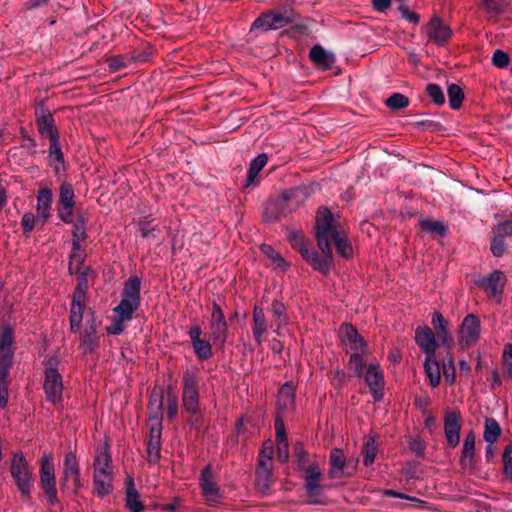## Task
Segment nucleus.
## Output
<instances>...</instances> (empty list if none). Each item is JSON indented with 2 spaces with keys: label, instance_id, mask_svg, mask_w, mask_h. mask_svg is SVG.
I'll return each mask as SVG.
<instances>
[{
  "label": "nucleus",
  "instance_id": "8",
  "mask_svg": "<svg viewBox=\"0 0 512 512\" xmlns=\"http://www.w3.org/2000/svg\"><path fill=\"white\" fill-rule=\"evenodd\" d=\"M481 323L474 314L464 317L458 333V341L462 348L474 346L480 338Z\"/></svg>",
  "mask_w": 512,
  "mask_h": 512
},
{
  "label": "nucleus",
  "instance_id": "17",
  "mask_svg": "<svg viewBox=\"0 0 512 512\" xmlns=\"http://www.w3.org/2000/svg\"><path fill=\"white\" fill-rule=\"evenodd\" d=\"M365 382L368 385L373 399L379 402L383 398L384 374L378 365L371 364L367 367L364 375Z\"/></svg>",
  "mask_w": 512,
  "mask_h": 512
},
{
  "label": "nucleus",
  "instance_id": "36",
  "mask_svg": "<svg viewBox=\"0 0 512 512\" xmlns=\"http://www.w3.org/2000/svg\"><path fill=\"white\" fill-rule=\"evenodd\" d=\"M501 433L502 429L496 419L492 417L485 419L483 439L487 443L494 444L501 436Z\"/></svg>",
  "mask_w": 512,
  "mask_h": 512
},
{
  "label": "nucleus",
  "instance_id": "48",
  "mask_svg": "<svg viewBox=\"0 0 512 512\" xmlns=\"http://www.w3.org/2000/svg\"><path fill=\"white\" fill-rule=\"evenodd\" d=\"M377 454V447L375 440L370 438L366 441L363 448V463L366 467L373 464Z\"/></svg>",
  "mask_w": 512,
  "mask_h": 512
},
{
  "label": "nucleus",
  "instance_id": "29",
  "mask_svg": "<svg viewBox=\"0 0 512 512\" xmlns=\"http://www.w3.org/2000/svg\"><path fill=\"white\" fill-rule=\"evenodd\" d=\"M252 333L257 344H262L263 336L267 333V325L264 310L259 306L253 309Z\"/></svg>",
  "mask_w": 512,
  "mask_h": 512
},
{
  "label": "nucleus",
  "instance_id": "11",
  "mask_svg": "<svg viewBox=\"0 0 512 512\" xmlns=\"http://www.w3.org/2000/svg\"><path fill=\"white\" fill-rule=\"evenodd\" d=\"M43 390L47 401L53 404H57L62 401L63 380L61 374L56 368H48L45 370Z\"/></svg>",
  "mask_w": 512,
  "mask_h": 512
},
{
  "label": "nucleus",
  "instance_id": "37",
  "mask_svg": "<svg viewBox=\"0 0 512 512\" xmlns=\"http://www.w3.org/2000/svg\"><path fill=\"white\" fill-rule=\"evenodd\" d=\"M461 413L458 410L447 412L444 416V432L460 433Z\"/></svg>",
  "mask_w": 512,
  "mask_h": 512
},
{
  "label": "nucleus",
  "instance_id": "23",
  "mask_svg": "<svg viewBox=\"0 0 512 512\" xmlns=\"http://www.w3.org/2000/svg\"><path fill=\"white\" fill-rule=\"evenodd\" d=\"M304 487L310 497L319 496L322 492L321 470L315 462L305 469Z\"/></svg>",
  "mask_w": 512,
  "mask_h": 512
},
{
  "label": "nucleus",
  "instance_id": "61",
  "mask_svg": "<svg viewBox=\"0 0 512 512\" xmlns=\"http://www.w3.org/2000/svg\"><path fill=\"white\" fill-rule=\"evenodd\" d=\"M166 410L168 417L170 419H173L178 414V399L176 395L172 393L167 394V400H166Z\"/></svg>",
  "mask_w": 512,
  "mask_h": 512
},
{
  "label": "nucleus",
  "instance_id": "27",
  "mask_svg": "<svg viewBox=\"0 0 512 512\" xmlns=\"http://www.w3.org/2000/svg\"><path fill=\"white\" fill-rule=\"evenodd\" d=\"M268 157L266 154L262 153L259 154L257 157H255L252 162L250 163V167L248 170L246 182L244 185L245 189H248L250 187H255L258 185V175L261 172V170L265 167L267 164Z\"/></svg>",
  "mask_w": 512,
  "mask_h": 512
},
{
  "label": "nucleus",
  "instance_id": "46",
  "mask_svg": "<svg viewBox=\"0 0 512 512\" xmlns=\"http://www.w3.org/2000/svg\"><path fill=\"white\" fill-rule=\"evenodd\" d=\"M365 354L366 353H358V352H352V354H350L349 365L357 377L363 376L364 367H365V362H364L363 357Z\"/></svg>",
  "mask_w": 512,
  "mask_h": 512
},
{
  "label": "nucleus",
  "instance_id": "55",
  "mask_svg": "<svg viewBox=\"0 0 512 512\" xmlns=\"http://www.w3.org/2000/svg\"><path fill=\"white\" fill-rule=\"evenodd\" d=\"M72 239L77 240H85L87 237L86 234V222L83 216H79L77 220L73 223L72 228Z\"/></svg>",
  "mask_w": 512,
  "mask_h": 512
},
{
  "label": "nucleus",
  "instance_id": "5",
  "mask_svg": "<svg viewBox=\"0 0 512 512\" xmlns=\"http://www.w3.org/2000/svg\"><path fill=\"white\" fill-rule=\"evenodd\" d=\"M83 487L81 480V470L76 453L69 451L65 454L63 460L62 478L60 479V488L64 491H71L76 495Z\"/></svg>",
  "mask_w": 512,
  "mask_h": 512
},
{
  "label": "nucleus",
  "instance_id": "18",
  "mask_svg": "<svg viewBox=\"0 0 512 512\" xmlns=\"http://www.w3.org/2000/svg\"><path fill=\"white\" fill-rule=\"evenodd\" d=\"M93 475L114 474L113 462L108 443L99 445L93 460Z\"/></svg>",
  "mask_w": 512,
  "mask_h": 512
},
{
  "label": "nucleus",
  "instance_id": "64",
  "mask_svg": "<svg viewBox=\"0 0 512 512\" xmlns=\"http://www.w3.org/2000/svg\"><path fill=\"white\" fill-rule=\"evenodd\" d=\"M293 450H294V457L296 458L299 466H301V467L305 466L308 461V458H307L308 455H307L306 451L304 450L302 443L297 442L294 445Z\"/></svg>",
  "mask_w": 512,
  "mask_h": 512
},
{
  "label": "nucleus",
  "instance_id": "49",
  "mask_svg": "<svg viewBox=\"0 0 512 512\" xmlns=\"http://www.w3.org/2000/svg\"><path fill=\"white\" fill-rule=\"evenodd\" d=\"M163 393L162 391H153L150 396L149 409L151 411L154 410V415L152 417H159L161 420V411L163 409Z\"/></svg>",
  "mask_w": 512,
  "mask_h": 512
},
{
  "label": "nucleus",
  "instance_id": "20",
  "mask_svg": "<svg viewBox=\"0 0 512 512\" xmlns=\"http://www.w3.org/2000/svg\"><path fill=\"white\" fill-rule=\"evenodd\" d=\"M99 346L97 323L94 317L86 320L85 328L80 333V347L85 354H92Z\"/></svg>",
  "mask_w": 512,
  "mask_h": 512
},
{
  "label": "nucleus",
  "instance_id": "45",
  "mask_svg": "<svg viewBox=\"0 0 512 512\" xmlns=\"http://www.w3.org/2000/svg\"><path fill=\"white\" fill-rule=\"evenodd\" d=\"M426 94L431 99V101L438 106H441L445 103V95L442 88L435 83H429L426 86Z\"/></svg>",
  "mask_w": 512,
  "mask_h": 512
},
{
  "label": "nucleus",
  "instance_id": "60",
  "mask_svg": "<svg viewBox=\"0 0 512 512\" xmlns=\"http://www.w3.org/2000/svg\"><path fill=\"white\" fill-rule=\"evenodd\" d=\"M493 233L503 239L512 236V220L499 223L493 230Z\"/></svg>",
  "mask_w": 512,
  "mask_h": 512
},
{
  "label": "nucleus",
  "instance_id": "22",
  "mask_svg": "<svg viewBox=\"0 0 512 512\" xmlns=\"http://www.w3.org/2000/svg\"><path fill=\"white\" fill-rule=\"evenodd\" d=\"M53 202L52 190L43 182L39 183V190L37 194L36 211L38 218L45 224L51 215V208Z\"/></svg>",
  "mask_w": 512,
  "mask_h": 512
},
{
  "label": "nucleus",
  "instance_id": "31",
  "mask_svg": "<svg viewBox=\"0 0 512 512\" xmlns=\"http://www.w3.org/2000/svg\"><path fill=\"white\" fill-rule=\"evenodd\" d=\"M114 474L93 475L94 492L104 498L113 492Z\"/></svg>",
  "mask_w": 512,
  "mask_h": 512
},
{
  "label": "nucleus",
  "instance_id": "30",
  "mask_svg": "<svg viewBox=\"0 0 512 512\" xmlns=\"http://www.w3.org/2000/svg\"><path fill=\"white\" fill-rule=\"evenodd\" d=\"M278 406L284 411H291L295 407V387L292 382L282 385L278 393Z\"/></svg>",
  "mask_w": 512,
  "mask_h": 512
},
{
  "label": "nucleus",
  "instance_id": "53",
  "mask_svg": "<svg viewBox=\"0 0 512 512\" xmlns=\"http://www.w3.org/2000/svg\"><path fill=\"white\" fill-rule=\"evenodd\" d=\"M443 375L445 381L450 385L453 384L456 380V370L454 366V359L450 355L443 361Z\"/></svg>",
  "mask_w": 512,
  "mask_h": 512
},
{
  "label": "nucleus",
  "instance_id": "9",
  "mask_svg": "<svg viewBox=\"0 0 512 512\" xmlns=\"http://www.w3.org/2000/svg\"><path fill=\"white\" fill-rule=\"evenodd\" d=\"M209 329L214 344L224 345L227 340L228 325L221 307L215 301L211 306Z\"/></svg>",
  "mask_w": 512,
  "mask_h": 512
},
{
  "label": "nucleus",
  "instance_id": "43",
  "mask_svg": "<svg viewBox=\"0 0 512 512\" xmlns=\"http://www.w3.org/2000/svg\"><path fill=\"white\" fill-rule=\"evenodd\" d=\"M420 227L422 230L440 237H444L447 234V227L440 221L425 219L420 222Z\"/></svg>",
  "mask_w": 512,
  "mask_h": 512
},
{
  "label": "nucleus",
  "instance_id": "25",
  "mask_svg": "<svg viewBox=\"0 0 512 512\" xmlns=\"http://www.w3.org/2000/svg\"><path fill=\"white\" fill-rule=\"evenodd\" d=\"M200 486L207 501L217 503L220 499L219 488L213 480L211 467L208 465L201 471Z\"/></svg>",
  "mask_w": 512,
  "mask_h": 512
},
{
  "label": "nucleus",
  "instance_id": "42",
  "mask_svg": "<svg viewBox=\"0 0 512 512\" xmlns=\"http://www.w3.org/2000/svg\"><path fill=\"white\" fill-rule=\"evenodd\" d=\"M192 346L194 353L196 354L197 358L201 361L207 360L211 358L213 355L212 345L207 340H198L196 342H193Z\"/></svg>",
  "mask_w": 512,
  "mask_h": 512
},
{
  "label": "nucleus",
  "instance_id": "21",
  "mask_svg": "<svg viewBox=\"0 0 512 512\" xmlns=\"http://www.w3.org/2000/svg\"><path fill=\"white\" fill-rule=\"evenodd\" d=\"M415 341L425 356L436 354L438 345L435 334L430 327L426 325L417 327Z\"/></svg>",
  "mask_w": 512,
  "mask_h": 512
},
{
  "label": "nucleus",
  "instance_id": "33",
  "mask_svg": "<svg viewBox=\"0 0 512 512\" xmlns=\"http://www.w3.org/2000/svg\"><path fill=\"white\" fill-rule=\"evenodd\" d=\"M127 492H126V506L130 512H143L144 505L140 499V495L134 486L133 478H129L126 481Z\"/></svg>",
  "mask_w": 512,
  "mask_h": 512
},
{
  "label": "nucleus",
  "instance_id": "57",
  "mask_svg": "<svg viewBox=\"0 0 512 512\" xmlns=\"http://www.w3.org/2000/svg\"><path fill=\"white\" fill-rule=\"evenodd\" d=\"M502 364L506 370L509 378L512 379V344L507 343L504 345L502 353Z\"/></svg>",
  "mask_w": 512,
  "mask_h": 512
},
{
  "label": "nucleus",
  "instance_id": "7",
  "mask_svg": "<svg viewBox=\"0 0 512 512\" xmlns=\"http://www.w3.org/2000/svg\"><path fill=\"white\" fill-rule=\"evenodd\" d=\"M40 483L44 493L48 498L49 504H57L58 497L54 463L52 457L46 454L41 457Z\"/></svg>",
  "mask_w": 512,
  "mask_h": 512
},
{
  "label": "nucleus",
  "instance_id": "6",
  "mask_svg": "<svg viewBox=\"0 0 512 512\" xmlns=\"http://www.w3.org/2000/svg\"><path fill=\"white\" fill-rule=\"evenodd\" d=\"M10 471L22 498L24 500H30L32 474L22 453L13 456Z\"/></svg>",
  "mask_w": 512,
  "mask_h": 512
},
{
  "label": "nucleus",
  "instance_id": "12",
  "mask_svg": "<svg viewBox=\"0 0 512 512\" xmlns=\"http://www.w3.org/2000/svg\"><path fill=\"white\" fill-rule=\"evenodd\" d=\"M425 32L428 41L437 46H444L453 34L450 26L436 15H434L426 25Z\"/></svg>",
  "mask_w": 512,
  "mask_h": 512
},
{
  "label": "nucleus",
  "instance_id": "32",
  "mask_svg": "<svg viewBox=\"0 0 512 512\" xmlns=\"http://www.w3.org/2000/svg\"><path fill=\"white\" fill-rule=\"evenodd\" d=\"M424 369L431 386L437 387L441 381V370L436 354L425 356Z\"/></svg>",
  "mask_w": 512,
  "mask_h": 512
},
{
  "label": "nucleus",
  "instance_id": "2",
  "mask_svg": "<svg viewBox=\"0 0 512 512\" xmlns=\"http://www.w3.org/2000/svg\"><path fill=\"white\" fill-rule=\"evenodd\" d=\"M140 290V278L138 276L129 277L122 291V299L113 309L116 315L121 317V320H131L133 313L138 310L141 302Z\"/></svg>",
  "mask_w": 512,
  "mask_h": 512
},
{
  "label": "nucleus",
  "instance_id": "28",
  "mask_svg": "<svg viewBox=\"0 0 512 512\" xmlns=\"http://www.w3.org/2000/svg\"><path fill=\"white\" fill-rule=\"evenodd\" d=\"M309 57L313 63L324 70L331 69L335 62L333 54L328 53L320 45H315L310 49Z\"/></svg>",
  "mask_w": 512,
  "mask_h": 512
},
{
  "label": "nucleus",
  "instance_id": "40",
  "mask_svg": "<svg viewBox=\"0 0 512 512\" xmlns=\"http://www.w3.org/2000/svg\"><path fill=\"white\" fill-rule=\"evenodd\" d=\"M448 101L451 109L457 110L464 100L463 89L457 84H451L447 89Z\"/></svg>",
  "mask_w": 512,
  "mask_h": 512
},
{
  "label": "nucleus",
  "instance_id": "52",
  "mask_svg": "<svg viewBox=\"0 0 512 512\" xmlns=\"http://www.w3.org/2000/svg\"><path fill=\"white\" fill-rule=\"evenodd\" d=\"M331 260L332 258H328L326 255H324V257H321L319 254H317L316 256H314L310 264L318 272L327 275L330 271Z\"/></svg>",
  "mask_w": 512,
  "mask_h": 512
},
{
  "label": "nucleus",
  "instance_id": "19",
  "mask_svg": "<svg viewBox=\"0 0 512 512\" xmlns=\"http://www.w3.org/2000/svg\"><path fill=\"white\" fill-rule=\"evenodd\" d=\"M303 194V189L296 188L289 193H284L280 199L270 202L265 208L264 217L266 221L274 222L278 220L284 213V206L292 198L298 197Z\"/></svg>",
  "mask_w": 512,
  "mask_h": 512
},
{
  "label": "nucleus",
  "instance_id": "63",
  "mask_svg": "<svg viewBox=\"0 0 512 512\" xmlns=\"http://www.w3.org/2000/svg\"><path fill=\"white\" fill-rule=\"evenodd\" d=\"M275 430L277 443L288 442L285 425L280 417L275 419Z\"/></svg>",
  "mask_w": 512,
  "mask_h": 512
},
{
  "label": "nucleus",
  "instance_id": "38",
  "mask_svg": "<svg viewBox=\"0 0 512 512\" xmlns=\"http://www.w3.org/2000/svg\"><path fill=\"white\" fill-rule=\"evenodd\" d=\"M271 310H272V314L275 318V325H276L275 332L278 333L279 329L288 323L286 307L281 301L274 300L272 302Z\"/></svg>",
  "mask_w": 512,
  "mask_h": 512
},
{
  "label": "nucleus",
  "instance_id": "51",
  "mask_svg": "<svg viewBox=\"0 0 512 512\" xmlns=\"http://www.w3.org/2000/svg\"><path fill=\"white\" fill-rule=\"evenodd\" d=\"M14 342V332L10 325L3 327L0 333V350H12V344Z\"/></svg>",
  "mask_w": 512,
  "mask_h": 512
},
{
  "label": "nucleus",
  "instance_id": "56",
  "mask_svg": "<svg viewBox=\"0 0 512 512\" xmlns=\"http://www.w3.org/2000/svg\"><path fill=\"white\" fill-rule=\"evenodd\" d=\"M288 240L292 247L298 251L309 243L302 232L295 230L288 232Z\"/></svg>",
  "mask_w": 512,
  "mask_h": 512
},
{
  "label": "nucleus",
  "instance_id": "3",
  "mask_svg": "<svg viewBox=\"0 0 512 512\" xmlns=\"http://www.w3.org/2000/svg\"><path fill=\"white\" fill-rule=\"evenodd\" d=\"M297 14L293 9L283 7L275 10H267L258 16L251 25V31L260 29L264 32L277 30L295 22Z\"/></svg>",
  "mask_w": 512,
  "mask_h": 512
},
{
  "label": "nucleus",
  "instance_id": "14",
  "mask_svg": "<svg viewBox=\"0 0 512 512\" xmlns=\"http://www.w3.org/2000/svg\"><path fill=\"white\" fill-rule=\"evenodd\" d=\"M162 422L159 417H150V431L147 441V458L149 463H156L161 453Z\"/></svg>",
  "mask_w": 512,
  "mask_h": 512
},
{
  "label": "nucleus",
  "instance_id": "24",
  "mask_svg": "<svg viewBox=\"0 0 512 512\" xmlns=\"http://www.w3.org/2000/svg\"><path fill=\"white\" fill-rule=\"evenodd\" d=\"M459 462L463 470L470 473L475 470V435L473 431L465 436Z\"/></svg>",
  "mask_w": 512,
  "mask_h": 512
},
{
  "label": "nucleus",
  "instance_id": "54",
  "mask_svg": "<svg viewBox=\"0 0 512 512\" xmlns=\"http://www.w3.org/2000/svg\"><path fill=\"white\" fill-rule=\"evenodd\" d=\"M491 63L496 68H506L510 63V56L507 52L501 49H497L494 51L492 55Z\"/></svg>",
  "mask_w": 512,
  "mask_h": 512
},
{
  "label": "nucleus",
  "instance_id": "59",
  "mask_svg": "<svg viewBox=\"0 0 512 512\" xmlns=\"http://www.w3.org/2000/svg\"><path fill=\"white\" fill-rule=\"evenodd\" d=\"M506 241L503 238H500L494 234V237L491 240V252L495 257H501L506 251Z\"/></svg>",
  "mask_w": 512,
  "mask_h": 512
},
{
  "label": "nucleus",
  "instance_id": "16",
  "mask_svg": "<svg viewBox=\"0 0 512 512\" xmlns=\"http://www.w3.org/2000/svg\"><path fill=\"white\" fill-rule=\"evenodd\" d=\"M36 114V124L38 127V131L42 136H46L51 139H55L58 137V132L56 126L54 124V118L49 111V109L41 103L35 111Z\"/></svg>",
  "mask_w": 512,
  "mask_h": 512
},
{
  "label": "nucleus",
  "instance_id": "47",
  "mask_svg": "<svg viewBox=\"0 0 512 512\" xmlns=\"http://www.w3.org/2000/svg\"><path fill=\"white\" fill-rule=\"evenodd\" d=\"M385 104L391 110H399L409 105V99L401 93H394L385 101Z\"/></svg>",
  "mask_w": 512,
  "mask_h": 512
},
{
  "label": "nucleus",
  "instance_id": "39",
  "mask_svg": "<svg viewBox=\"0 0 512 512\" xmlns=\"http://www.w3.org/2000/svg\"><path fill=\"white\" fill-rule=\"evenodd\" d=\"M331 476L338 477L345 466V456L342 450L335 448L330 453Z\"/></svg>",
  "mask_w": 512,
  "mask_h": 512
},
{
  "label": "nucleus",
  "instance_id": "10",
  "mask_svg": "<svg viewBox=\"0 0 512 512\" xmlns=\"http://www.w3.org/2000/svg\"><path fill=\"white\" fill-rule=\"evenodd\" d=\"M272 457L273 444L268 440L263 443L257 469V484L265 489L269 487V481L272 476Z\"/></svg>",
  "mask_w": 512,
  "mask_h": 512
},
{
  "label": "nucleus",
  "instance_id": "62",
  "mask_svg": "<svg viewBox=\"0 0 512 512\" xmlns=\"http://www.w3.org/2000/svg\"><path fill=\"white\" fill-rule=\"evenodd\" d=\"M50 156L54 157V159L59 162H64V156L61 151V147L59 145L58 137L50 140V148H49Z\"/></svg>",
  "mask_w": 512,
  "mask_h": 512
},
{
  "label": "nucleus",
  "instance_id": "4",
  "mask_svg": "<svg viewBox=\"0 0 512 512\" xmlns=\"http://www.w3.org/2000/svg\"><path fill=\"white\" fill-rule=\"evenodd\" d=\"M200 378L191 370H186L182 375V405L183 409L191 416L201 415L200 408Z\"/></svg>",
  "mask_w": 512,
  "mask_h": 512
},
{
  "label": "nucleus",
  "instance_id": "58",
  "mask_svg": "<svg viewBox=\"0 0 512 512\" xmlns=\"http://www.w3.org/2000/svg\"><path fill=\"white\" fill-rule=\"evenodd\" d=\"M85 254L83 252H72L70 255L69 271L71 274L83 270Z\"/></svg>",
  "mask_w": 512,
  "mask_h": 512
},
{
  "label": "nucleus",
  "instance_id": "35",
  "mask_svg": "<svg viewBox=\"0 0 512 512\" xmlns=\"http://www.w3.org/2000/svg\"><path fill=\"white\" fill-rule=\"evenodd\" d=\"M74 273L78 274V277L73 298L77 299V301H85L86 292L89 286L88 277L93 273V271L90 267H84L83 270Z\"/></svg>",
  "mask_w": 512,
  "mask_h": 512
},
{
  "label": "nucleus",
  "instance_id": "41",
  "mask_svg": "<svg viewBox=\"0 0 512 512\" xmlns=\"http://www.w3.org/2000/svg\"><path fill=\"white\" fill-rule=\"evenodd\" d=\"M138 230L142 238H145L149 241H154L159 233H161V228L157 224H153L152 221H142L138 224Z\"/></svg>",
  "mask_w": 512,
  "mask_h": 512
},
{
  "label": "nucleus",
  "instance_id": "15",
  "mask_svg": "<svg viewBox=\"0 0 512 512\" xmlns=\"http://www.w3.org/2000/svg\"><path fill=\"white\" fill-rule=\"evenodd\" d=\"M340 337L348 354H352V352L367 353L366 342L352 325L342 324L340 327Z\"/></svg>",
  "mask_w": 512,
  "mask_h": 512
},
{
  "label": "nucleus",
  "instance_id": "50",
  "mask_svg": "<svg viewBox=\"0 0 512 512\" xmlns=\"http://www.w3.org/2000/svg\"><path fill=\"white\" fill-rule=\"evenodd\" d=\"M503 473L505 477L512 482V444L505 446L503 455Z\"/></svg>",
  "mask_w": 512,
  "mask_h": 512
},
{
  "label": "nucleus",
  "instance_id": "26",
  "mask_svg": "<svg viewBox=\"0 0 512 512\" xmlns=\"http://www.w3.org/2000/svg\"><path fill=\"white\" fill-rule=\"evenodd\" d=\"M481 287L492 296L498 297L503 293L505 276L502 271L495 270L489 274L486 280L480 283Z\"/></svg>",
  "mask_w": 512,
  "mask_h": 512
},
{
  "label": "nucleus",
  "instance_id": "34",
  "mask_svg": "<svg viewBox=\"0 0 512 512\" xmlns=\"http://www.w3.org/2000/svg\"><path fill=\"white\" fill-rule=\"evenodd\" d=\"M84 307L85 301H77L75 298L72 299L69 316L70 330L72 332H78L80 329Z\"/></svg>",
  "mask_w": 512,
  "mask_h": 512
},
{
  "label": "nucleus",
  "instance_id": "13",
  "mask_svg": "<svg viewBox=\"0 0 512 512\" xmlns=\"http://www.w3.org/2000/svg\"><path fill=\"white\" fill-rule=\"evenodd\" d=\"M75 194L70 183L64 182L60 186L57 212L64 223H72V214L75 205Z\"/></svg>",
  "mask_w": 512,
  "mask_h": 512
},
{
  "label": "nucleus",
  "instance_id": "1",
  "mask_svg": "<svg viewBox=\"0 0 512 512\" xmlns=\"http://www.w3.org/2000/svg\"><path fill=\"white\" fill-rule=\"evenodd\" d=\"M333 222V214L327 208L318 210L315 222V236L318 247L324 255L332 258L330 247V240H332L336 246L337 253L347 259L352 255V246L348 242L345 233L337 229Z\"/></svg>",
  "mask_w": 512,
  "mask_h": 512
},
{
  "label": "nucleus",
  "instance_id": "44",
  "mask_svg": "<svg viewBox=\"0 0 512 512\" xmlns=\"http://www.w3.org/2000/svg\"><path fill=\"white\" fill-rule=\"evenodd\" d=\"M262 253L268 257L273 264L281 269H285L288 267L285 259L270 245L263 244L261 246Z\"/></svg>",
  "mask_w": 512,
  "mask_h": 512
}]
</instances>
